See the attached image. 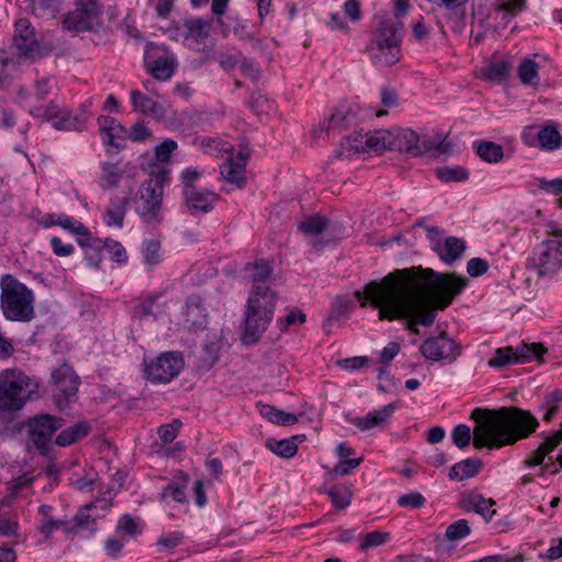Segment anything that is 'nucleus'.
<instances>
[{
    "label": "nucleus",
    "mask_w": 562,
    "mask_h": 562,
    "mask_svg": "<svg viewBox=\"0 0 562 562\" xmlns=\"http://www.w3.org/2000/svg\"><path fill=\"white\" fill-rule=\"evenodd\" d=\"M467 285L464 277L418 266L397 269L380 281H371L355 296L361 307L376 310L380 321L404 322L407 330L418 334V327L431 326L436 311L447 308Z\"/></svg>",
    "instance_id": "1"
},
{
    "label": "nucleus",
    "mask_w": 562,
    "mask_h": 562,
    "mask_svg": "<svg viewBox=\"0 0 562 562\" xmlns=\"http://www.w3.org/2000/svg\"><path fill=\"white\" fill-rule=\"evenodd\" d=\"M471 418L475 422L473 431L464 424H459L452 430V441L460 449L468 447L472 437L473 446L477 449L514 445L535 432L539 425L530 412L517 407L476 408Z\"/></svg>",
    "instance_id": "2"
},
{
    "label": "nucleus",
    "mask_w": 562,
    "mask_h": 562,
    "mask_svg": "<svg viewBox=\"0 0 562 562\" xmlns=\"http://www.w3.org/2000/svg\"><path fill=\"white\" fill-rule=\"evenodd\" d=\"M408 10V2H396L392 14L376 13L373 16L372 35L367 49L378 67L391 66L400 60L404 30L401 19Z\"/></svg>",
    "instance_id": "3"
},
{
    "label": "nucleus",
    "mask_w": 562,
    "mask_h": 562,
    "mask_svg": "<svg viewBox=\"0 0 562 562\" xmlns=\"http://www.w3.org/2000/svg\"><path fill=\"white\" fill-rule=\"evenodd\" d=\"M277 295L268 285H252L244 312L243 341L257 342L272 322Z\"/></svg>",
    "instance_id": "4"
},
{
    "label": "nucleus",
    "mask_w": 562,
    "mask_h": 562,
    "mask_svg": "<svg viewBox=\"0 0 562 562\" xmlns=\"http://www.w3.org/2000/svg\"><path fill=\"white\" fill-rule=\"evenodd\" d=\"M38 384L20 370L0 373V411L14 412L36 394Z\"/></svg>",
    "instance_id": "5"
},
{
    "label": "nucleus",
    "mask_w": 562,
    "mask_h": 562,
    "mask_svg": "<svg viewBox=\"0 0 562 562\" xmlns=\"http://www.w3.org/2000/svg\"><path fill=\"white\" fill-rule=\"evenodd\" d=\"M1 306L10 321L29 322L34 316L33 293L10 274L1 279Z\"/></svg>",
    "instance_id": "6"
},
{
    "label": "nucleus",
    "mask_w": 562,
    "mask_h": 562,
    "mask_svg": "<svg viewBox=\"0 0 562 562\" xmlns=\"http://www.w3.org/2000/svg\"><path fill=\"white\" fill-rule=\"evenodd\" d=\"M168 173L165 168L153 170L138 190L140 203L137 213L146 224H158L161 221L164 184L168 181Z\"/></svg>",
    "instance_id": "7"
},
{
    "label": "nucleus",
    "mask_w": 562,
    "mask_h": 562,
    "mask_svg": "<svg viewBox=\"0 0 562 562\" xmlns=\"http://www.w3.org/2000/svg\"><path fill=\"white\" fill-rule=\"evenodd\" d=\"M203 173L204 171L195 167H188L180 173L184 203L192 215L206 214L210 211V191L198 187Z\"/></svg>",
    "instance_id": "8"
},
{
    "label": "nucleus",
    "mask_w": 562,
    "mask_h": 562,
    "mask_svg": "<svg viewBox=\"0 0 562 562\" xmlns=\"http://www.w3.org/2000/svg\"><path fill=\"white\" fill-rule=\"evenodd\" d=\"M213 149L222 154L224 162L220 166L221 176L229 183L241 187L245 183L247 154L235 150L228 140H214Z\"/></svg>",
    "instance_id": "9"
},
{
    "label": "nucleus",
    "mask_w": 562,
    "mask_h": 562,
    "mask_svg": "<svg viewBox=\"0 0 562 562\" xmlns=\"http://www.w3.org/2000/svg\"><path fill=\"white\" fill-rule=\"evenodd\" d=\"M547 352L542 344L522 342L517 347L497 348L493 357L488 360V366L493 368H503L514 363H527L532 360H540Z\"/></svg>",
    "instance_id": "10"
},
{
    "label": "nucleus",
    "mask_w": 562,
    "mask_h": 562,
    "mask_svg": "<svg viewBox=\"0 0 562 562\" xmlns=\"http://www.w3.org/2000/svg\"><path fill=\"white\" fill-rule=\"evenodd\" d=\"M434 148L438 153H445L448 150V145L445 142H440L436 146L432 142H422L419 136L409 128L396 127L392 130L391 150H398L411 157H419Z\"/></svg>",
    "instance_id": "11"
},
{
    "label": "nucleus",
    "mask_w": 562,
    "mask_h": 562,
    "mask_svg": "<svg viewBox=\"0 0 562 562\" xmlns=\"http://www.w3.org/2000/svg\"><path fill=\"white\" fill-rule=\"evenodd\" d=\"M145 373L153 383H168L183 369L184 361L181 353L167 351L150 361L145 360Z\"/></svg>",
    "instance_id": "12"
},
{
    "label": "nucleus",
    "mask_w": 562,
    "mask_h": 562,
    "mask_svg": "<svg viewBox=\"0 0 562 562\" xmlns=\"http://www.w3.org/2000/svg\"><path fill=\"white\" fill-rule=\"evenodd\" d=\"M532 261L540 277H551L562 268V243L548 239L539 244L532 252Z\"/></svg>",
    "instance_id": "13"
},
{
    "label": "nucleus",
    "mask_w": 562,
    "mask_h": 562,
    "mask_svg": "<svg viewBox=\"0 0 562 562\" xmlns=\"http://www.w3.org/2000/svg\"><path fill=\"white\" fill-rule=\"evenodd\" d=\"M63 420L50 415H38L27 423V434L32 445L45 450L50 443L52 437L56 430L61 428Z\"/></svg>",
    "instance_id": "14"
},
{
    "label": "nucleus",
    "mask_w": 562,
    "mask_h": 562,
    "mask_svg": "<svg viewBox=\"0 0 562 562\" xmlns=\"http://www.w3.org/2000/svg\"><path fill=\"white\" fill-rule=\"evenodd\" d=\"M65 29L82 32L93 30L100 24V10L95 2H80V5L69 12L63 20Z\"/></svg>",
    "instance_id": "15"
},
{
    "label": "nucleus",
    "mask_w": 562,
    "mask_h": 562,
    "mask_svg": "<svg viewBox=\"0 0 562 562\" xmlns=\"http://www.w3.org/2000/svg\"><path fill=\"white\" fill-rule=\"evenodd\" d=\"M420 352L427 359L453 361L460 355V348L447 333L426 339L420 346Z\"/></svg>",
    "instance_id": "16"
},
{
    "label": "nucleus",
    "mask_w": 562,
    "mask_h": 562,
    "mask_svg": "<svg viewBox=\"0 0 562 562\" xmlns=\"http://www.w3.org/2000/svg\"><path fill=\"white\" fill-rule=\"evenodd\" d=\"M98 504H101L102 510L110 507L105 499H98L81 506L72 519H67V535H76L82 530L94 532L97 530L95 521L101 517V515L93 513Z\"/></svg>",
    "instance_id": "17"
},
{
    "label": "nucleus",
    "mask_w": 562,
    "mask_h": 562,
    "mask_svg": "<svg viewBox=\"0 0 562 562\" xmlns=\"http://www.w3.org/2000/svg\"><path fill=\"white\" fill-rule=\"evenodd\" d=\"M14 47L19 57L34 59L40 56V43L27 19H20L15 23Z\"/></svg>",
    "instance_id": "18"
},
{
    "label": "nucleus",
    "mask_w": 562,
    "mask_h": 562,
    "mask_svg": "<svg viewBox=\"0 0 562 562\" xmlns=\"http://www.w3.org/2000/svg\"><path fill=\"white\" fill-rule=\"evenodd\" d=\"M396 409V404L390 403L381 408L370 411L364 416H356L349 419L350 424L356 426L360 431H369L374 428L384 427L392 418Z\"/></svg>",
    "instance_id": "19"
},
{
    "label": "nucleus",
    "mask_w": 562,
    "mask_h": 562,
    "mask_svg": "<svg viewBox=\"0 0 562 562\" xmlns=\"http://www.w3.org/2000/svg\"><path fill=\"white\" fill-rule=\"evenodd\" d=\"M52 382L57 391L64 396L67 402L71 396H75L78 391L79 378L76 375L72 368L66 363L52 371Z\"/></svg>",
    "instance_id": "20"
},
{
    "label": "nucleus",
    "mask_w": 562,
    "mask_h": 562,
    "mask_svg": "<svg viewBox=\"0 0 562 562\" xmlns=\"http://www.w3.org/2000/svg\"><path fill=\"white\" fill-rule=\"evenodd\" d=\"M54 512L55 509L52 505L43 504L38 507L36 528L46 541L50 540L53 533L59 528L67 535V519L55 517Z\"/></svg>",
    "instance_id": "21"
},
{
    "label": "nucleus",
    "mask_w": 562,
    "mask_h": 562,
    "mask_svg": "<svg viewBox=\"0 0 562 562\" xmlns=\"http://www.w3.org/2000/svg\"><path fill=\"white\" fill-rule=\"evenodd\" d=\"M186 321L194 329H205L207 327V307L200 296L192 295L188 299Z\"/></svg>",
    "instance_id": "22"
},
{
    "label": "nucleus",
    "mask_w": 562,
    "mask_h": 562,
    "mask_svg": "<svg viewBox=\"0 0 562 562\" xmlns=\"http://www.w3.org/2000/svg\"><path fill=\"white\" fill-rule=\"evenodd\" d=\"M184 40L188 42L189 46L198 50H203L204 48L200 47V45L204 44L209 38L211 24L201 19H192L184 22Z\"/></svg>",
    "instance_id": "23"
},
{
    "label": "nucleus",
    "mask_w": 562,
    "mask_h": 562,
    "mask_svg": "<svg viewBox=\"0 0 562 562\" xmlns=\"http://www.w3.org/2000/svg\"><path fill=\"white\" fill-rule=\"evenodd\" d=\"M430 238L432 250H435L445 262L451 263L456 261L465 250L464 241L458 237H448L443 244H441L440 240L435 239L432 236H430Z\"/></svg>",
    "instance_id": "24"
},
{
    "label": "nucleus",
    "mask_w": 562,
    "mask_h": 562,
    "mask_svg": "<svg viewBox=\"0 0 562 562\" xmlns=\"http://www.w3.org/2000/svg\"><path fill=\"white\" fill-rule=\"evenodd\" d=\"M131 102L135 111L140 112L146 116L161 119L166 114V108L164 104L153 100L138 90H133L131 92Z\"/></svg>",
    "instance_id": "25"
},
{
    "label": "nucleus",
    "mask_w": 562,
    "mask_h": 562,
    "mask_svg": "<svg viewBox=\"0 0 562 562\" xmlns=\"http://www.w3.org/2000/svg\"><path fill=\"white\" fill-rule=\"evenodd\" d=\"M364 153H369L367 134L358 132L341 142L336 156L340 159H351Z\"/></svg>",
    "instance_id": "26"
},
{
    "label": "nucleus",
    "mask_w": 562,
    "mask_h": 562,
    "mask_svg": "<svg viewBox=\"0 0 562 562\" xmlns=\"http://www.w3.org/2000/svg\"><path fill=\"white\" fill-rule=\"evenodd\" d=\"M512 65L505 59H494L479 70L482 80L501 83L507 80Z\"/></svg>",
    "instance_id": "27"
},
{
    "label": "nucleus",
    "mask_w": 562,
    "mask_h": 562,
    "mask_svg": "<svg viewBox=\"0 0 562 562\" xmlns=\"http://www.w3.org/2000/svg\"><path fill=\"white\" fill-rule=\"evenodd\" d=\"M89 115L77 114L76 112L64 111L58 109L57 116L54 120L53 127L65 131H81L85 128Z\"/></svg>",
    "instance_id": "28"
},
{
    "label": "nucleus",
    "mask_w": 562,
    "mask_h": 562,
    "mask_svg": "<svg viewBox=\"0 0 562 562\" xmlns=\"http://www.w3.org/2000/svg\"><path fill=\"white\" fill-rule=\"evenodd\" d=\"M562 441V429L555 431L551 436L547 437L546 440L532 452V454L526 460L528 467H536L542 464L547 454L554 450Z\"/></svg>",
    "instance_id": "29"
},
{
    "label": "nucleus",
    "mask_w": 562,
    "mask_h": 562,
    "mask_svg": "<svg viewBox=\"0 0 562 562\" xmlns=\"http://www.w3.org/2000/svg\"><path fill=\"white\" fill-rule=\"evenodd\" d=\"M130 203V198L124 196L121 199H113L110 202V206L108 207L103 220L108 226H123L124 216L127 211V206Z\"/></svg>",
    "instance_id": "30"
},
{
    "label": "nucleus",
    "mask_w": 562,
    "mask_h": 562,
    "mask_svg": "<svg viewBox=\"0 0 562 562\" xmlns=\"http://www.w3.org/2000/svg\"><path fill=\"white\" fill-rule=\"evenodd\" d=\"M465 502L469 510L480 514L487 521L496 514L494 509L495 502L491 498H484L481 494L471 493L467 496Z\"/></svg>",
    "instance_id": "31"
},
{
    "label": "nucleus",
    "mask_w": 562,
    "mask_h": 562,
    "mask_svg": "<svg viewBox=\"0 0 562 562\" xmlns=\"http://www.w3.org/2000/svg\"><path fill=\"white\" fill-rule=\"evenodd\" d=\"M345 16H348L351 21H358L361 16L359 2H345L342 12L330 13L329 26L334 30H346Z\"/></svg>",
    "instance_id": "32"
},
{
    "label": "nucleus",
    "mask_w": 562,
    "mask_h": 562,
    "mask_svg": "<svg viewBox=\"0 0 562 562\" xmlns=\"http://www.w3.org/2000/svg\"><path fill=\"white\" fill-rule=\"evenodd\" d=\"M98 124L102 134L103 143L114 146L115 138H120L124 132L123 126L115 119L108 115L99 116Z\"/></svg>",
    "instance_id": "33"
},
{
    "label": "nucleus",
    "mask_w": 562,
    "mask_h": 562,
    "mask_svg": "<svg viewBox=\"0 0 562 562\" xmlns=\"http://www.w3.org/2000/svg\"><path fill=\"white\" fill-rule=\"evenodd\" d=\"M265 446L281 458H292L297 452V437L293 436L285 439L268 438Z\"/></svg>",
    "instance_id": "34"
},
{
    "label": "nucleus",
    "mask_w": 562,
    "mask_h": 562,
    "mask_svg": "<svg viewBox=\"0 0 562 562\" xmlns=\"http://www.w3.org/2000/svg\"><path fill=\"white\" fill-rule=\"evenodd\" d=\"M482 468L480 459L471 458L454 464L450 472V480L463 481L475 476Z\"/></svg>",
    "instance_id": "35"
},
{
    "label": "nucleus",
    "mask_w": 562,
    "mask_h": 562,
    "mask_svg": "<svg viewBox=\"0 0 562 562\" xmlns=\"http://www.w3.org/2000/svg\"><path fill=\"white\" fill-rule=\"evenodd\" d=\"M259 413L267 420L281 426H290L297 422L294 414L283 412L269 404L260 405Z\"/></svg>",
    "instance_id": "36"
},
{
    "label": "nucleus",
    "mask_w": 562,
    "mask_h": 562,
    "mask_svg": "<svg viewBox=\"0 0 562 562\" xmlns=\"http://www.w3.org/2000/svg\"><path fill=\"white\" fill-rule=\"evenodd\" d=\"M176 70V60L172 57H159L153 63L148 64V71L157 80H168L171 78Z\"/></svg>",
    "instance_id": "37"
},
{
    "label": "nucleus",
    "mask_w": 562,
    "mask_h": 562,
    "mask_svg": "<svg viewBox=\"0 0 562 562\" xmlns=\"http://www.w3.org/2000/svg\"><path fill=\"white\" fill-rule=\"evenodd\" d=\"M368 139L369 153H380L385 149L391 150L392 130H379L373 133H366Z\"/></svg>",
    "instance_id": "38"
},
{
    "label": "nucleus",
    "mask_w": 562,
    "mask_h": 562,
    "mask_svg": "<svg viewBox=\"0 0 562 562\" xmlns=\"http://www.w3.org/2000/svg\"><path fill=\"white\" fill-rule=\"evenodd\" d=\"M122 175L123 169L117 164L103 162L101 164L100 186L103 189H112L119 184Z\"/></svg>",
    "instance_id": "39"
},
{
    "label": "nucleus",
    "mask_w": 562,
    "mask_h": 562,
    "mask_svg": "<svg viewBox=\"0 0 562 562\" xmlns=\"http://www.w3.org/2000/svg\"><path fill=\"white\" fill-rule=\"evenodd\" d=\"M538 137H540V147L546 150H554L561 146L562 137L557 130L555 125L552 123H548L540 127V132L538 133Z\"/></svg>",
    "instance_id": "40"
},
{
    "label": "nucleus",
    "mask_w": 562,
    "mask_h": 562,
    "mask_svg": "<svg viewBox=\"0 0 562 562\" xmlns=\"http://www.w3.org/2000/svg\"><path fill=\"white\" fill-rule=\"evenodd\" d=\"M327 225L328 221L325 217L314 215L302 221L299 228L302 233L312 238V244L316 245L314 238L321 235L327 228Z\"/></svg>",
    "instance_id": "41"
},
{
    "label": "nucleus",
    "mask_w": 562,
    "mask_h": 562,
    "mask_svg": "<svg viewBox=\"0 0 562 562\" xmlns=\"http://www.w3.org/2000/svg\"><path fill=\"white\" fill-rule=\"evenodd\" d=\"M247 272L254 285H266L265 282L271 277L272 268L269 261L260 259L249 265Z\"/></svg>",
    "instance_id": "42"
},
{
    "label": "nucleus",
    "mask_w": 562,
    "mask_h": 562,
    "mask_svg": "<svg viewBox=\"0 0 562 562\" xmlns=\"http://www.w3.org/2000/svg\"><path fill=\"white\" fill-rule=\"evenodd\" d=\"M89 432V426L85 423H77L74 426L63 430L56 438V443L66 447L78 439L86 437Z\"/></svg>",
    "instance_id": "43"
},
{
    "label": "nucleus",
    "mask_w": 562,
    "mask_h": 562,
    "mask_svg": "<svg viewBox=\"0 0 562 562\" xmlns=\"http://www.w3.org/2000/svg\"><path fill=\"white\" fill-rule=\"evenodd\" d=\"M525 2H498L494 7V19L498 20L501 19L503 22V25H506L508 23V19L512 16L517 15L525 9Z\"/></svg>",
    "instance_id": "44"
},
{
    "label": "nucleus",
    "mask_w": 562,
    "mask_h": 562,
    "mask_svg": "<svg viewBox=\"0 0 562 562\" xmlns=\"http://www.w3.org/2000/svg\"><path fill=\"white\" fill-rule=\"evenodd\" d=\"M161 243L158 239L151 238L144 240L143 257L144 262L148 268H154L161 262Z\"/></svg>",
    "instance_id": "45"
},
{
    "label": "nucleus",
    "mask_w": 562,
    "mask_h": 562,
    "mask_svg": "<svg viewBox=\"0 0 562 562\" xmlns=\"http://www.w3.org/2000/svg\"><path fill=\"white\" fill-rule=\"evenodd\" d=\"M476 153L482 160L495 164L503 159L504 153L501 145L494 142H482L476 147Z\"/></svg>",
    "instance_id": "46"
},
{
    "label": "nucleus",
    "mask_w": 562,
    "mask_h": 562,
    "mask_svg": "<svg viewBox=\"0 0 562 562\" xmlns=\"http://www.w3.org/2000/svg\"><path fill=\"white\" fill-rule=\"evenodd\" d=\"M471 533V527L467 519H459L446 529V538L451 542L460 541Z\"/></svg>",
    "instance_id": "47"
},
{
    "label": "nucleus",
    "mask_w": 562,
    "mask_h": 562,
    "mask_svg": "<svg viewBox=\"0 0 562 562\" xmlns=\"http://www.w3.org/2000/svg\"><path fill=\"white\" fill-rule=\"evenodd\" d=\"M56 223L79 237H90L88 228L74 217L60 214L57 216Z\"/></svg>",
    "instance_id": "48"
},
{
    "label": "nucleus",
    "mask_w": 562,
    "mask_h": 562,
    "mask_svg": "<svg viewBox=\"0 0 562 562\" xmlns=\"http://www.w3.org/2000/svg\"><path fill=\"white\" fill-rule=\"evenodd\" d=\"M538 64L532 59H524L518 68L520 80L526 85L535 83L538 77Z\"/></svg>",
    "instance_id": "49"
},
{
    "label": "nucleus",
    "mask_w": 562,
    "mask_h": 562,
    "mask_svg": "<svg viewBox=\"0 0 562 562\" xmlns=\"http://www.w3.org/2000/svg\"><path fill=\"white\" fill-rule=\"evenodd\" d=\"M328 496L338 509H344L351 503V492L347 487L334 486L328 491Z\"/></svg>",
    "instance_id": "50"
},
{
    "label": "nucleus",
    "mask_w": 562,
    "mask_h": 562,
    "mask_svg": "<svg viewBox=\"0 0 562 562\" xmlns=\"http://www.w3.org/2000/svg\"><path fill=\"white\" fill-rule=\"evenodd\" d=\"M391 536L389 532H382L379 530L371 531L363 537V540L360 544L361 550H369L372 548H376L383 546L390 540Z\"/></svg>",
    "instance_id": "51"
},
{
    "label": "nucleus",
    "mask_w": 562,
    "mask_h": 562,
    "mask_svg": "<svg viewBox=\"0 0 562 562\" xmlns=\"http://www.w3.org/2000/svg\"><path fill=\"white\" fill-rule=\"evenodd\" d=\"M437 177L445 182L463 181L468 179L469 172L461 167H446L437 170Z\"/></svg>",
    "instance_id": "52"
},
{
    "label": "nucleus",
    "mask_w": 562,
    "mask_h": 562,
    "mask_svg": "<svg viewBox=\"0 0 562 562\" xmlns=\"http://www.w3.org/2000/svg\"><path fill=\"white\" fill-rule=\"evenodd\" d=\"M536 181L540 190L547 191L555 196H559L558 203L560 207H562V178H557L553 180L537 178Z\"/></svg>",
    "instance_id": "53"
},
{
    "label": "nucleus",
    "mask_w": 562,
    "mask_h": 562,
    "mask_svg": "<svg viewBox=\"0 0 562 562\" xmlns=\"http://www.w3.org/2000/svg\"><path fill=\"white\" fill-rule=\"evenodd\" d=\"M306 316L303 312L294 310L290 311L284 318L277 321V325L281 331H286L290 327L305 323Z\"/></svg>",
    "instance_id": "54"
},
{
    "label": "nucleus",
    "mask_w": 562,
    "mask_h": 562,
    "mask_svg": "<svg viewBox=\"0 0 562 562\" xmlns=\"http://www.w3.org/2000/svg\"><path fill=\"white\" fill-rule=\"evenodd\" d=\"M178 148L176 140L171 138L165 139L155 147V158L159 162H168L171 154Z\"/></svg>",
    "instance_id": "55"
},
{
    "label": "nucleus",
    "mask_w": 562,
    "mask_h": 562,
    "mask_svg": "<svg viewBox=\"0 0 562 562\" xmlns=\"http://www.w3.org/2000/svg\"><path fill=\"white\" fill-rule=\"evenodd\" d=\"M181 425H182L181 422L178 420V419H175L170 424L161 425L158 428L159 439L164 443L172 442L176 439V437L178 436V432H179V429H180Z\"/></svg>",
    "instance_id": "56"
},
{
    "label": "nucleus",
    "mask_w": 562,
    "mask_h": 562,
    "mask_svg": "<svg viewBox=\"0 0 562 562\" xmlns=\"http://www.w3.org/2000/svg\"><path fill=\"white\" fill-rule=\"evenodd\" d=\"M116 531L130 537H135L140 532V527L130 515H124L119 520Z\"/></svg>",
    "instance_id": "57"
},
{
    "label": "nucleus",
    "mask_w": 562,
    "mask_h": 562,
    "mask_svg": "<svg viewBox=\"0 0 562 562\" xmlns=\"http://www.w3.org/2000/svg\"><path fill=\"white\" fill-rule=\"evenodd\" d=\"M425 503L426 498L418 492L404 494L397 498L398 506L412 509L420 508L424 506Z\"/></svg>",
    "instance_id": "58"
},
{
    "label": "nucleus",
    "mask_w": 562,
    "mask_h": 562,
    "mask_svg": "<svg viewBox=\"0 0 562 562\" xmlns=\"http://www.w3.org/2000/svg\"><path fill=\"white\" fill-rule=\"evenodd\" d=\"M562 401V391L555 390L546 396L547 411L543 414L544 420H551L559 408V403Z\"/></svg>",
    "instance_id": "59"
},
{
    "label": "nucleus",
    "mask_w": 562,
    "mask_h": 562,
    "mask_svg": "<svg viewBox=\"0 0 562 562\" xmlns=\"http://www.w3.org/2000/svg\"><path fill=\"white\" fill-rule=\"evenodd\" d=\"M58 106L52 102L48 105H41L30 109V113L35 116L40 117L46 121H52V124L54 123V120L57 116Z\"/></svg>",
    "instance_id": "60"
},
{
    "label": "nucleus",
    "mask_w": 562,
    "mask_h": 562,
    "mask_svg": "<svg viewBox=\"0 0 562 562\" xmlns=\"http://www.w3.org/2000/svg\"><path fill=\"white\" fill-rule=\"evenodd\" d=\"M103 247L112 255L115 261L120 263L126 262V250L121 243L112 239H105Z\"/></svg>",
    "instance_id": "61"
},
{
    "label": "nucleus",
    "mask_w": 562,
    "mask_h": 562,
    "mask_svg": "<svg viewBox=\"0 0 562 562\" xmlns=\"http://www.w3.org/2000/svg\"><path fill=\"white\" fill-rule=\"evenodd\" d=\"M540 127L541 126L529 125L524 128L521 133V140L526 146L536 147L540 145V137H538Z\"/></svg>",
    "instance_id": "62"
},
{
    "label": "nucleus",
    "mask_w": 562,
    "mask_h": 562,
    "mask_svg": "<svg viewBox=\"0 0 562 562\" xmlns=\"http://www.w3.org/2000/svg\"><path fill=\"white\" fill-rule=\"evenodd\" d=\"M488 269V263L482 258H472L468 261L467 271L471 277H480Z\"/></svg>",
    "instance_id": "63"
},
{
    "label": "nucleus",
    "mask_w": 562,
    "mask_h": 562,
    "mask_svg": "<svg viewBox=\"0 0 562 562\" xmlns=\"http://www.w3.org/2000/svg\"><path fill=\"white\" fill-rule=\"evenodd\" d=\"M361 462L362 458L340 460L334 468V473L338 475H349Z\"/></svg>",
    "instance_id": "64"
}]
</instances>
